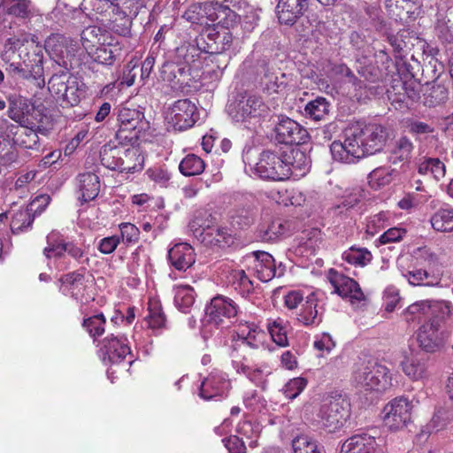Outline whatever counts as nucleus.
Segmentation results:
<instances>
[{
	"instance_id": "nucleus-34",
	"label": "nucleus",
	"mask_w": 453,
	"mask_h": 453,
	"mask_svg": "<svg viewBox=\"0 0 453 453\" xmlns=\"http://www.w3.org/2000/svg\"><path fill=\"white\" fill-rule=\"evenodd\" d=\"M402 275L407 279L410 284L413 286H439L441 283V276L439 274H430L426 270H402Z\"/></svg>"
},
{
	"instance_id": "nucleus-5",
	"label": "nucleus",
	"mask_w": 453,
	"mask_h": 453,
	"mask_svg": "<svg viewBox=\"0 0 453 453\" xmlns=\"http://www.w3.org/2000/svg\"><path fill=\"white\" fill-rule=\"evenodd\" d=\"M268 107L262 98L253 95L240 96L227 105V113L235 123H250L252 119H259L267 113Z\"/></svg>"
},
{
	"instance_id": "nucleus-54",
	"label": "nucleus",
	"mask_w": 453,
	"mask_h": 453,
	"mask_svg": "<svg viewBox=\"0 0 453 453\" xmlns=\"http://www.w3.org/2000/svg\"><path fill=\"white\" fill-rule=\"evenodd\" d=\"M272 340L280 347L288 345L287 326L282 319H277L267 326Z\"/></svg>"
},
{
	"instance_id": "nucleus-23",
	"label": "nucleus",
	"mask_w": 453,
	"mask_h": 453,
	"mask_svg": "<svg viewBox=\"0 0 453 453\" xmlns=\"http://www.w3.org/2000/svg\"><path fill=\"white\" fill-rule=\"evenodd\" d=\"M289 81L285 73L269 65H263L261 84L268 93H279L286 88Z\"/></svg>"
},
{
	"instance_id": "nucleus-12",
	"label": "nucleus",
	"mask_w": 453,
	"mask_h": 453,
	"mask_svg": "<svg viewBox=\"0 0 453 453\" xmlns=\"http://www.w3.org/2000/svg\"><path fill=\"white\" fill-rule=\"evenodd\" d=\"M99 352L104 361L108 360L112 364L120 363L127 357H128V364L133 362L127 339L124 336L114 334L106 336L101 342Z\"/></svg>"
},
{
	"instance_id": "nucleus-48",
	"label": "nucleus",
	"mask_w": 453,
	"mask_h": 453,
	"mask_svg": "<svg viewBox=\"0 0 453 453\" xmlns=\"http://www.w3.org/2000/svg\"><path fill=\"white\" fill-rule=\"evenodd\" d=\"M33 210L27 206L26 210H20L13 214L11 221V229L13 234H19L28 229L34 219Z\"/></svg>"
},
{
	"instance_id": "nucleus-52",
	"label": "nucleus",
	"mask_w": 453,
	"mask_h": 453,
	"mask_svg": "<svg viewBox=\"0 0 453 453\" xmlns=\"http://www.w3.org/2000/svg\"><path fill=\"white\" fill-rule=\"evenodd\" d=\"M238 436L247 440V442L250 448H255L257 441L260 433L258 425L253 424L250 420H243L240 422L236 427Z\"/></svg>"
},
{
	"instance_id": "nucleus-30",
	"label": "nucleus",
	"mask_w": 453,
	"mask_h": 453,
	"mask_svg": "<svg viewBox=\"0 0 453 453\" xmlns=\"http://www.w3.org/2000/svg\"><path fill=\"white\" fill-rule=\"evenodd\" d=\"M78 187L81 192L79 197L83 202L95 199L100 188L99 177L93 173H83L78 176Z\"/></svg>"
},
{
	"instance_id": "nucleus-55",
	"label": "nucleus",
	"mask_w": 453,
	"mask_h": 453,
	"mask_svg": "<svg viewBox=\"0 0 453 453\" xmlns=\"http://www.w3.org/2000/svg\"><path fill=\"white\" fill-rule=\"evenodd\" d=\"M65 252V242L59 241L58 232H51L47 235V246L43 250V254L47 258L60 257Z\"/></svg>"
},
{
	"instance_id": "nucleus-36",
	"label": "nucleus",
	"mask_w": 453,
	"mask_h": 453,
	"mask_svg": "<svg viewBox=\"0 0 453 453\" xmlns=\"http://www.w3.org/2000/svg\"><path fill=\"white\" fill-rule=\"evenodd\" d=\"M123 153H125L124 145L113 146L106 144L100 150L101 163L110 170L119 171Z\"/></svg>"
},
{
	"instance_id": "nucleus-13",
	"label": "nucleus",
	"mask_w": 453,
	"mask_h": 453,
	"mask_svg": "<svg viewBox=\"0 0 453 453\" xmlns=\"http://www.w3.org/2000/svg\"><path fill=\"white\" fill-rule=\"evenodd\" d=\"M275 140L279 143L292 145L305 142L307 131L300 124L285 116L279 117L274 127Z\"/></svg>"
},
{
	"instance_id": "nucleus-43",
	"label": "nucleus",
	"mask_w": 453,
	"mask_h": 453,
	"mask_svg": "<svg viewBox=\"0 0 453 453\" xmlns=\"http://www.w3.org/2000/svg\"><path fill=\"white\" fill-rule=\"evenodd\" d=\"M413 149L414 144L411 139L402 136L395 142L391 152L390 160L393 164L408 161L411 157Z\"/></svg>"
},
{
	"instance_id": "nucleus-29",
	"label": "nucleus",
	"mask_w": 453,
	"mask_h": 453,
	"mask_svg": "<svg viewBox=\"0 0 453 453\" xmlns=\"http://www.w3.org/2000/svg\"><path fill=\"white\" fill-rule=\"evenodd\" d=\"M284 160L289 168V176H303L309 172L311 160L305 152L299 149H292L285 154Z\"/></svg>"
},
{
	"instance_id": "nucleus-33",
	"label": "nucleus",
	"mask_w": 453,
	"mask_h": 453,
	"mask_svg": "<svg viewBox=\"0 0 453 453\" xmlns=\"http://www.w3.org/2000/svg\"><path fill=\"white\" fill-rule=\"evenodd\" d=\"M234 238L232 234L225 227H220L217 224L209 229L199 240L206 246L229 247L234 243Z\"/></svg>"
},
{
	"instance_id": "nucleus-3",
	"label": "nucleus",
	"mask_w": 453,
	"mask_h": 453,
	"mask_svg": "<svg viewBox=\"0 0 453 453\" xmlns=\"http://www.w3.org/2000/svg\"><path fill=\"white\" fill-rule=\"evenodd\" d=\"M48 84L52 96L63 106H75L85 96L84 84L67 72L53 74Z\"/></svg>"
},
{
	"instance_id": "nucleus-26",
	"label": "nucleus",
	"mask_w": 453,
	"mask_h": 453,
	"mask_svg": "<svg viewBox=\"0 0 453 453\" xmlns=\"http://www.w3.org/2000/svg\"><path fill=\"white\" fill-rule=\"evenodd\" d=\"M419 86L415 81L403 82L401 79H395L390 89H388V97L394 102L404 103L406 99L414 101L419 95Z\"/></svg>"
},
{
	"instance_id": "nucleus-47",
	"label": "nucleus",
	"mask_w": 453,
	"mask_h": 453,
	"mask_svg": "<svg viewBox=\"0 0 453 453\" xmlns=\"http://www.w3.org/2000/svg\"><path fill=\"white\" fill-rule=\"evenodd\" d=\"M205 164L203 160L195 154L187 155L180 163V172L185 176H193L202 173Z\"/></svg>"
},
{
	"instance_id": "nucleus-37",
	"label": "nucleus",
	"mask_w": 453,
	"mask_h": 453,
	"mask_svg": "<svg viewBox=\"0 0 453 453\" xmlns=\"http://www.w3.org/2000/svg\"><path fill=\"white\" fill-rule=\"evenodd\" d=\"M430 223L436 232H453V208H440L431 216Z\"/></svg>"
},
{
	"instance_id": "nucleus-27",
	"label": "nucleus",
	"mask_w": 453,
	"mask_h": 453,
	"mask_svg": "<svg viewBox=\"0 0 453 453\" xmlns=\"http://www.w3.org/2000/svg\"><path fill=\"white\" fill-rule=\"evenodd\" d=\"M7 15L12 16L23 23L29 22L33 18L41 16L30 0H8Z\"/></svg>"
},
{
	"instance_id": "nucleus-51",
	"label": "nucleus",
	"mask_w": 453,
	"mask_h": 453,
	"mask_svg": "<svg viewBox=\"0 0 453 453\" xmlns=\"http://www.w3.org/2000/svg\"><path fill=\"white\" fill-rule=\"evenodd\" d=\"M428 308V300L418 301L404 310L403 319L407 323L419 322L422 318L429 316Z\"/></svg>"
},
{
	"instance_id": "nucleus-35",
	"label": "nucleus",
	"mask_w": 453,
	"mask_h": 453,
	"mask_svg": "<svg viewBox=\"0 0 453 453\" xmlns=\"http://www.w3.org/2000/svg\"><path fill=\"white\" fill-rule=\"evenodd\" d=\"M215 225V219L210 213L206 211H197L189 223V228L193 235L199 241Z\"/></svg>"
},
{
	"instance_id": "nucleus-10",
	"label": "nucleus",
	"mask_w": 453,
	"mask_h": 453,
	"mask_svg": "<svg viewBox=\"0 0 453 453\" xmlns=\"http://www.w3.org/2000/svg\"><path fill=\"white\" fill-rule=\"evenodd\" d=\"M330 151L334 160L343 164H355L365 157L352 127L346 129L343 141L332 142Z\"/></svg>"
},
{
	"instance_id": "nucleus-28",
	"label": "nucleus",
	"mask_w": 453,
	"mask_h": 453,
	"mask_svg": "<svg viewBox=\"0 0 453 453\" xmlns=\"http://www.w3.org/2000/svg\"><path fill=\"white\" fill-rule=\"evenodd\" d=\"M119 43V42H114V39L111 38L105 43L99 45V47L95 48L88 54L94 61L99 64L111 65L121 50Z\"/></svg>"
},
{
	"instance_id": "nucleus-21",
	"label": "nucleus",
	"mask_w": 453,
	"mask_h": 453,
	"mask_svg": "<svg viewBox=\"0 0 453 453\" xmlns=\"http://www.w3.org/2000/svg\"><path fill=\"white\" fill-rule=\"evenodd\" d=\"M419 347L426 352H434L442 345V332L438 321L429 320L420 326L417 336Z\"/></svg>"
},
{
	"instance_id": "nucleus-46",
	"label": "nucleus",
	"mask_w": 453,
	"mask_h": 453,
	"mask_svg": "<svg viewBox=\"0 0 453 453\" xmlns=\"http://www.w3.org/2000/svg\"><path fill=\"white\" fill-rule=\"evenodd\" d=\"M390 214L388 211H380L369 217L366 219L365 234L367 238H372L382 229L389 226Z\"/></svg>"
},
{
	"instance_id": "nucleus-64",
	"label": "nucleus",
	"mask_w": 453,
	"mask_h": 453,
	"mask_svg": "<svg viewBox=\"0 0 453 453\" xmlns=\"http://www.w3.org/2000/svg\"><path fill=\"white\" fill-rule=\"evenodd\" d=\"M294 453H307L316 449V441L305 434L295 437L292 441Z\"/></svg>"
},
{
	"instance_id": "nucleus-7",
	"label": "nucleus",
	"mask_w": 453,
	"mask_h": 453,
	"mask_svg": "<svg viewBox=\"0 0 453 453\" xmlns=\"http://www.w3.org/2000/svg\"><path fill=\"white\" fill-rule=\"evenodd\" d=\"M254 171L262 179L283 180L289 178V168L284 157L271 150L260 154Z\"/></svg>"
},
{
	"instance_id": "nucleus-19",
	"label": "nucleus",
	"mask_w": 453,
	"mask_h": 453,
	"mask_svg": "<svg viewBox=\"0 0 453 453\" xmlns=\"http://www.w3.org/2000/svg\"><path fill=\"white\" fill-rule=\"evenodd\" d=\"M324 311L323 301L319 298L317 294L312 293L302 303L297 313V320L305 326H317L322 321Z\"/></svg>"
},
{
	"instance_id": "nucleus-59",
	"label": "nucleus",
	"mask_w": 453,
	"mask_h": 453,
	"mask_svg": "<svg viewBox=\"0 0 453 453\" xmlns=\"http://www.w3.org/2000/svg\"><path fill=\"white\" fill-rule=\"evenodd\" d=\"M453 420V411L448 409H439L433 416L428 427L432 431L444 429Z\"/></svg>"
},
{
	"instance_id": "nucleus-31",
	"label": "nucleus",
	"mask_w": 453,
	"mask_h": 453,
	"mask_svg": "<svg viewBox=\"0 0 453 453\" xmlns=\"http://www.w3.org/2000/svg\"><path fill=\"white\" fill-rule=\"evenodd\" d=\"M111 38L107 31L97 26H89L81 33L82 46L87 53L105 43Z\"/></svg>"
},
{
	"instance_id": "nucleus-62",
	"label": "nucleus",
	"mask_w": 453,
	"mask_h": 453,
	"mask_svg": "<svg viewBox=\"0 0 453 453\" xmlns=\"http://www.w3.org/2000/svg\"><path fill=\"white\" fill-rule=\"evenodd\" d=\"M231 280L235 288H239L242 294H248L253 289V283L245 273L244 270H234L231 274Z\"/></svg>"
},
{
	"instance_id": "nucleus-50",
	"label": "nucleus",
	"mask_w": 453,
	"mask_h": 453,
	"mask_svg": "<svg viewBox=\"0 0 453 453\" xmlns=\"http://www.w3.org/2000/svg\"><path fill=\"white\" fill-rule=\"evenodd\" d=\"M24 42H25V38L24 39H20L18 37L8 38L5 41V42L4 44V49L0 54L2 60L4 63L8 64V65H10V64L12 62H17L15 60L16 53H18V56L20 55L21 50L24 46Z\"/></svg>"
},
{
	"instance_id": "nucleus-56",
	"label": "nucleus",
	"mask_w": 453,
	"mask_h": 453,
	"mask_svg": "<svg viewBox=\"0 0 453 453\" xmlns=\"http://www.w3.org/2000/svg\"><path fill=\"white\" fill-rule=\"evenodd\" d=\"M61 280L71 296L79 300L81 291L84 288L82 274L73 272L65 274Z\"/></svg>"
},
{
	"instance_id": "nucleus-18",
	"label": "nucleus",
	"mask_w": 453,
	"mask_h": 453,
	"mask_svg": "<svg viewBox=\"0 0 453 453\" xmlns=\"http://www.w3.org/2000/svg\"><path fill=\"white\" fill-rule=\"evenodd\" d=\"M329 280L334 292L342 298L349 299L350 303H354L365 299V295L358 283L353 279L331 270Z\"/></svg>"
},
{
	"instance_id": "nucleus-24",
	"label": "nucleus",
	"mask_w": 453,
	"mask_h": 453,
	"mask_svg": "<svg viewBox=\"0 0 453 453\" xmlns=\"http://www.w3.org/2000/svg\"><path fill=\"white\" fill-rule=\"evenodd\" d=\"M376 446L374 436L355 434L342 443L340 453H376Z\"/></svg>"
},
{
	"instance_id": "nucleus-22",
	"label": "nucleus",
	"mask_w": 453,
	"mask_h": 453,
	"mask_svg": "<svg viewBox=\"0 0 453 453\" xmlns=\"http://www.w3.org/2000/svg\"><path fill=\"white\" fill-rule=\"evenodd\" d=\"M168 259L179 271H185L196 261L194 249L188 243H177L168 251Z\"/></svg>"
},
{
	"instance_id": "nucleus-39",
	"label": "nucleus",
	"mask_w": 453,
	"mask_h": 453,
	"mask_svg": "<svg viewBox=\"0 0 453 453\" xmlns=\"http://www.w3.org/2000/svg\"><path fill=\"white\" fill-rule=\"evenodd\" d=\"M174 304L182 312H188L194 304L196 293L188 285H176L173 288Z\"/></svg>"
},
{
	"instance_id": "nucleus-2",
	"label": "nucleus",
	"mask_w": 453,
	"mask_h": 453,
	"mask_svg": "<svg viewBox=\"0 0 453 453\" xmlns=\"http://www.w3.org/2000/svg\"><path fill=\"white\" fill-rule=\"evenodd\" d=\"M352 380L366 391L384 392L392 386L389 369L373 359H364L356 363Z\"/></svg>"
},
{
	"instance_id": "nucleus-8",
	"label": "nucleus",
	"mask_w": 453,
	"mask_h": 453,
	"mask_svg": "<svg viewBox=\"0 0 453 453\" xmlns=\"http://www.w3.org/2000/svg\"><path fill=\"white\" fill-rule=\"evenodd\" d=\"M351 127L358 137V143L364 150L365 157L380 152L388 138V129L381 125L370 124L364 127L359 126Z\"/></svg>"
},
{
	"instance_id": "nucleus-4",
	"label": "nucleus",
	"mask_w": 453,
	"mask_h": 453,
	"mask_svg": "<svg viewBox=\"0 0 453 453\" xmlns=\"http://www.w3.org/2000/svg\"><path fill=\"white\" fill-rule=\"evenodd\" d=\"M350 414V403L342 395L330 396L321 404L317 414L319 424L330 433L336 432L346 423Z\"/></svg>"
},
{
	"instance_id": "nucleus-17",
	"label": "nucleus",
	"mask_w": 453,
	"mask_h": 453,
	"mask_svg": "<svg viewBox=\"0 0 453 453\" xmlns=\"http://www.w3.org/2000/svg\"><path fill=\"white\" fill-rule=\"evenodd\" d=\"M428 357L426 353L410 350L405 353L400 365L404 374L412 380H421L428 376Z\"/></svg>"
},
{
	"instance_id": "nucleus-38",
	"label": "nucleus",
	"mask_w": 453,
	"mask_h": 453,
	"mask_svg": "<svg viewBox=\"0 0 453 453\" xmlns=\"http://www.w3.org/2000/svg\"><path fill=\"white\" fill-rule=\"evenodd\" d=\"M342 257L349 265L365 267L371 263L372 255L368 249L354 245L345 250Z\"/></svg>"
},
{
	"instance_id": "nucleus-58",
	"label": "nucleus",
	"mask_w": 453,
	"mask_h": 453,
	"mask_svg": "<svg viewBox=\"0 0 453 453\" xmlns=\"http://www.w3.org/2000/svg\"><path fill=\"white\" fill-rule=\"evenodd\" d=\"M145 319L148 326L152 329L162 328L165 324V317L161 307L156 302H150L149 313Z\"/></svg>"
},
{
	"instance_id": "nucleus-11",
	"label": "nucleus",
	"mask_w": 453,
	"mask_h": 453,
	"mask_svg": "<svg viewBox=\"0 0 453 453\" xmlns=\"http://www.w3.org/2000/svg\"><path fill=\"white\" fill-rule=\"evenodd\" d=\"M198 118L197 109L188 99L176 101L166 113L167 122L175 130L183 131L194 126Z\"/></svg>"
},
{
	"instance_id": "nucleus-53",
	"label": "nucleus",
	"mask_w": 453,
	"mask_h": 453,
	"mask_svg": "<svg viewBox=\"0 0 453 453\" xmlns=\"http://www.w3.org/2000/svg\"><path fill=\"white\" fill-rule=\"evenodd\" d=\"M13 142L19 147L35 150L37 149L39 137L34 130L21 127L16 132Z\"/></svg>"
},
{
	"instance_id": "nucleus-15",
	"label": "nucleus",
	"mask_w": 453,
	"mask_h": 453,
	"mask_svg": "<svg viewBox=\"0 0 453 453\" xmlns=\"http://www.w3.org/2000/svg\"><path fill=\"white\" fill-rule=\"evenodd\" d=\"M230 380L224 372L214 369L203 379L199 388V396L204 400H211L222 396L228 392Z\"/></svg>"
},
{
	"instance_id": "nucleus-6",
	"label": "nucleus",
	"mask_w": 453,
	"mask_h": 453,
	"mask_svg": "<svg viewBox=\"0 0 453 453\" xmlns=\"http://www.w3.org/2000/svg\"><path fill=\"white\" fill-rule=\"evenodd\" d=\"M240 311L238 304L229 297L218 296L211 300L205 308L209 324L218 327H229Z\"/></svg>"
},
{
	"instance_id": "nucleus-42",
	"label": "nucleus",
	"mask_w": 453,
	"mask_h": 453,
	"mask_svg": "<svg viewBox=\"0 0 453 453\" xmlns=\"http://www.w3.org/2000/svg\"><path fill=\"white\" fill-rule=\"evenodd\" d=\"M428 311L431 317L430 320L438 321L441 325L453 313V304L446 300H428Z\"/></svg>"
},
{
	"instance_id": "nucleus-9",
	"label": "nucleus",
	"mask_w": 453,
	"mask_h": 453,
	"mask_svg": "<svg viewBox=\"0 0 453 453\" xmlns=\"http://www.w3.org/2000/svg\"><path fill=\"white\" fill-rule=\"evenodd\" d=\"M412 403L406 397H395L382 411L384 425L390 430H400L411 421Z\"/></svg>"
},
{
	"instance_id": "nucleus-60",
	"label": "nucleus",
	"mask_w": 453,
	"mask_h": 453,
	"mask_svg": "<svg viewBox=\"0 0 453 453\" xmlns=\"http://www.w3.org/2000/svg\"><path fill=\"white\" fill-rule=\"evenodd\" d=\"M105 319L103 314H97L83 320L82 326L93 338L101 335L104 331Z\"/></svg>"
},
{
	"instance_id": "nucleus-40",
	"label": "nucleus",
	"mask_w": 453,
	"mask_h": 453,
	"mask_svg": "<svg viewBox=\"0 0 453 453\" xmlns=\"http://www.w3.org/2000/svg\"><path fill=\"white\" fill-rule=\"evenodd\" d=\"M237 335L244 344L258 349L262 344L264 333L255 324H244L239 326Z\"/></svg>"
},
{
	"instance_id": "nucleus-61",
	"label": "nucleus",
	"mask_w": 453,
	"mask_h": 453,
	"mask_svg": "<svg viewBox=\"0 0 453 453\" xmlns=\"http://www.w3.org/2000/svg\"><path fill=\"white\" fill-rule=\"evenodd\" d=\"M185 73V68L180 67L174 63H166L163 65L161 75L164 81L173 84V86L182 84L179 76Z\"/></svg>"
},
{
	"instance_id": "nucleus-20",
	"label": "nucleus",
	"mask_w": 453,
	"mask_h": 453,
	"mask_svg": "<svg viewBox=\"0 0 453 453\" xmlns=\"http://www.w3.org/2000/svg\"><path fill=\"white\" fill-rule=\"evenodd\" d=\"M309 0H279L277 17L281 24L292 26L308 10Z\"/></svg>"
},
{
	"instance_id": "nucleus-57",
	"label": "nucleus",
	"mask_w": 453,
	"mask_h": 453,
	"mask_svg": "<svg viewBox=\"0 0 453 453\" xmlns=\"http://www.w3.org/2000/svg\"><path fill=\"white\" fill-rule=\"evenodd\" d=\"M447 98V88L442 85H434L425 94L424 104L428 107H435L444 103Z\"/></svg>"
},
{
	"instance_id": "nucleus-1",
	"label": "nucleus",
	"mask_w": 453,
	"mask_h": 453,
	"mask_svg": "<svg viewBox=\"0 0 453 453\" xmlns=\"http://www.w3.org/2000/svg\"><path fill=\"white\" fill-rule=\"evenodd\" d=\"M18 62H12L6 71L10 75L30 80L33 79L41 87L44 81L41 79L42 74L43 47L39 44L34 36L25 37L24 46L19 55Z\"/></svg>"
},
{
	"instance_id": "nucleus-32",
	"label": "nucleus",
	"mask_w": 453,
	"mask_h": 453,
	"mask_svg": "<svg viewBox=\"0 0 453 453\" xmlns=\"http://www.w3.org/2000/svg\"><path fill=\"white\" fill-rule=\"evenodd\" d=\"M418 173L421 175H428L439 181L446 174V165L438 157H423L418 163Z\"/></svg>"
},
{
	"instance_id": "nucleus-44",
	"label": "nucleus",
	"mask_w": 453,
	"mask_h": 453,
	"mask_svg": "<svg viewBox=\"0 0 453 453\" xmlns=\"http://www.w3.org/2000/svg\"><path fill=\"white\" fill-rule=\"evenodd\" d=\"M142 160L137 149L125 147V153L121 156L119 171L121 173H134L140 170Z\"/></svg>"
},
{
	"instance_id": "nucleus-63",
	"label": "nucleus",
	"mask_w": 453,
	"mask_h": 453,
	"mask_svg": "<svg viewBox=\"0 0 453 453\" xmlns=\"http://www.w3.org/2000/svg\"><path fill=\"white\" fill-rule=\"evenodd\" d=\"M306 386V379L303 377L294 378L286 383L283 392L287 398L292 400L297 397L303 391Z\"/></svg>"
},
{
	"instance_id": "nucleus-41",
	"label": "nucleus",
	"mask_w": 453,
	"mask_h": 453,
	"mask_svg": "<svg viewBox=\"0 0 453 453\" xmlns=\"http://www.w3.org/2000/svg\"><path fill=\"white\" fill-rule=\"evenodd\" d=\"M329 103L324 97H317L310 101L304 107V116L314 121H320L329 113Z\"/></svg>"
},
{
	"instance_id": "nucleus-45",
	"label": "nucleus",
	"mask_w": 453,
	"mask_h": 453,
	"mask_svg": "<svg viewBox=\"0 0 453 453\" xmlns=\"http://www.w3.org/2000/svg\"><path fill=\"white\" fill-rule=\"evenodd\" d=\"M109 14H128L136 16L141 7L139 0H106Z\"/></svg>"
},
{
	"instance_id": "nucleus-25",
	"label": "nucleus",
	"mask_w": 453,
	"mask_h": 453,
	"mask_svg": "<svg viewBox=\"0 0 453 453\" xmlns=\"http://www.w3.org/2000/svg\"><path fill=\"white\" fill-rule=\"evenodd\" d=\"M338 73L342 75L346 80L345 82L352 86L356 91V96H365L380 95L383 92V88L377 85H366L364 81L358 80L354 73L344 65L338 67Z\"/></svg>"
},
{
	"instance_id": "nucleus-16",
	"label": "nucleus",
	"mask_w": 453,
	"mask_h": 453,
	"mask_svg": "<svg viewBox=\"0 0 453 453\" xmlns=\"http://www.w3.org/2000/svg\"><path fill=\"white\" fill-rule=\"evenodd\" d=\"M118 121L119 123V135L126 131L134 132L130 140L138 138L139 134L149 127V122L145 120L144 113L137 109H131L122 106L118 112Z\"/></svg>"
},
{
	"instance_id": "nucleus-14",
	"label": "nucleus",
	"mask_w": 453,
	"mask_h": 453,
	"mask_svg": "<svg viewBox=\"0 0 453 453\" xmlns=\"http://www.w3.org/2000/svg\"><path fill=\"white\" fill-rule=\"evenodd\" d=\"M245 259L252 264L256 276L263 282H268L283 273L282 269L276 268L275 261L268 252L254 251L247 255Z\"/></svg>"
},
{
	"instance_id": "nucleus-49",
	"label": "nucleus",
	"mask_w": 453,
	"mask_h": 453,
	"mask_svg": "<svg viewBox=\"0 0 453 453\" xmlns=\"http://www.w3.org/2000/svg\"><path fill=\"white\" fill-rule=\"evenodd\" d=\"M110 15V28L115 34L123 37H127L131 34L132 17L128 14H109Z\"/></svg>"
}]
</instances>
